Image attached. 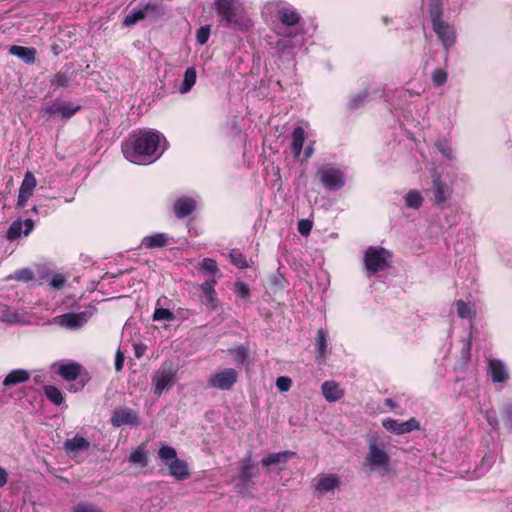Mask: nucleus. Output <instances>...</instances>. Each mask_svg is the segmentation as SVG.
I'll list each match as a JSON object with an SVG mask.
<instances>
[{
	"instance_id": "f257e3e1",
	"label": "nucleus",
	"mask_w": 512,
	"mask_h": 512,
	"mask_svg": "<svg viewBox=\"0 0 512 512\" xmlns=\"http://www.w3.org/2000/svg\"><path fill=\"white\" fill-rule=\"evenodd\" d=\"M166 146L165 137L158 131H141L123 143L122 152L131 163L145 165L156 161Z\"/></svg>"
},
{
	"instance_id": "f03ea898",
	"label": "nucleus",
	"mask_w": 512,
	"mask_h": 512,
	"mask_svg": "<svg viewBox=\"0 0 512 512\" xmlns=\"http://www.w3.org/2000/svg\"><path fill=\"white\" fill-rule=\"evenodd\" d=\"M218 23L221 27L247 31L253 25L243 2L240 0H214Z\"/></svg>"
},
{
	"instance_id": "7ed1b4c3",
	"label": "nucleus",
	"mask_w": 512,
	"mask_h": 512,
	"mask_svg": "<svg viewBox=\"0 0 512 512\" xmlns=\"http://www.w3.org/2000/svg\"><path fill=\"white\" fill-rule=\"evenodd\" d=\"M264 9L267 14L279 21V25L275 27L276 32L278 29H284L285 31L300 29L297 24L301 15L293 6L281 0H270L265 4Z\"/></svg>"
},
{
	"instance_id": "20e7f679",
	"label": "nucleus",
	"mask_w": 512,
	"mask_h": 512,
	"mask_svg": "<svg viewBox=\"0 0 512 512\" xmlns=\"http://www.w3.org/2000/svg\"><path fill=\"white\" fill-rule=\"evenodd\" d=\"M278 38L270 44L281 57L294 58L305 44V37L302 29L285 31L278 29L276 32Z\"/></svg>"
},
{
	"instance_id": "39448f33",
	"label": "nucleus",
	"mask_w": 512,
	"mask_h": 512,
	"mask_svg": "<svg viewBox=\"0 0 512 512\" xmlns=\"http://www.w3.org/2000/svg\"><path fill=\"white\" fill-rule=\"evenodd\" d=\"M368 452L364 459V466L371 472H379L384 475L389 472L390 456L385 449V444L374 435L367 439Z\"/></svg>"
},
{
	"instance_id": "423d86ee",
	"label": "nucleus",
	"mask_w": 512,
	"mask_h": 512,
	"mask_svg": "<svg viewBox=\"0 0 512 512\" xmlns=\"http://www.w3.org/2000/svg\"><path fill=\"white\" fill-rule=\"evenodd\" d=\"M177 369L172 363H163L153 374L151 388L155 395L161 396L176 383Z\"/></svg>"
},
{
	"instance_id": "0eeeda50",
	"label": "nucleus",
	"mask_w": 512,
	"mask_h": 512,
	"mask_svg": "<svg viewBox=\"0 0 512 512\" xmlns=\"http://www.w3.org/2000/svg\"><path fill=\"white\" fill-rule=\"evenodd\" d=\"M391 254L382 247H369L365 251L364 264L369 274H376L390 265Z\"/></svg>"
},
{
	"instance_id": "6e6552de",
	"label": "nucleus",
	"mask_w": 512,
	"mask_h": 512,
	"mask_svg": "<svg viewBox=\"0 0 512 512\" xmlns=\"http://www.w3.org/2000/svg\"><path fill=\"white\" fill-rule=\"evenodd\" d=\"M316 176L323 186L329 191L340 190L345 186L344 172L332 164H324L317 170Z\"/></svg>"
},
{
	"instance_id": "1a4fd4ad",
	"label": "nucleus",
	"mask_w": 512,
	"mask_h": 512,
	"mask_svg": "<svg viewBox=\"0 0 512 512\" xmlns=\"http://www.w3.org/2000/svg\"><path fill=\"white\" fill-rule=\"evenodd\" d=\"M93 313V308L86 309L79 313H65L55 317L54 323L70 330H77L87 323V321L92 317Z\"/></svg>"
},
{
	"instance_id": "9d476101",
	"label": "nucleus",
	"mask_w": 512,
	"mask_h": 512,
	"mask_svg": "<svg viewBox=\"0 0 512 512\" xmlns=\"http://www.w3.org/2000/svg\"><path fill=\"white\" fill-rule=\"evenodd\" d=\"M238 373L233 368L223 369L211 374L208 378V387L218 390H230L237 382Z\"/></svg>"
},
{
	"instance_id": "9b49d317",
	"label": "nucleus",
	"mask_w": 512,
	"mask_h": 512,
	"mask_svg": "<svg viewBox=\"0 0 512 512\" xmlns=\"http://www.w3.org/2000/svg\"><path fill=\"white\" fill-rule=\"evenodd\" d=\"M434 33L437 35L438 40L441 42L446 55L449 50L456 44L457 34L454 25L447 21H441L432 25Z\"/></svg>"
},
{
	"instance_id": "f8f14e48",
	"label": "nucleus",
	"mask_w": 512,
	"mask_h": 512,
	"mask_svg": "<svg viewBox=\"0 0 512 512\" xmlns=\"http://www.w3.org/2000/svg\"><path fill=\"white\" fill-rule=\"evenodd\" d=\"M81 106L74 104L69 101L64 100H55L50 104H47L44 107V112L51 117H60L62 119H70L73 115H75Z\"/></svg>"
},
{
	"instance_id": "ddd939ff",
	"label": "nucleus",
	"mask_w": 512,
	"mask_h": 512,
	"mask_svg": "<svg viewBox=\"0 0 512 512\" xmlns=\"http://www.w3.org/2000/svg\"><path fill=\"white\" fill-rule=\"evenodd\" d=\"M382 426L389 432L396 435H403L420 429V422L416 418H410L407 421L400 422L393 418L382 420Z\"/></svg>"
},
{
	"instance_id": "4468645a",
	"label": "nucleus",
	"mask_w": 512,
	"mask_h": 512,
	"mask_svg": "<svg viewBox=\"0 0 512 512\" xmlns=\"http://www.w3.org/2000/svg\"><path fill=\"white\" fill-rule=\"evenodd\" d=\"M431 190L434 196V203L437 206H442L452 195V188L442 180L437 172L432 174Z\"/></svg>"
},
{
	"instance_id": "2eb2a0df",
	"label": "nucleus",
	"mask_w": 512,
	"mask_h": 512,
	"mask_svg": "<svg viewBox=\"0 0 512 512\" xmlns=\"http://www.w3.org/2000/svg\"><path fill=\"white\" fill-rule=\"evenodd\" d=\"M111 424L114 427H121L124 425L139 426L140 420L138 413L130 408H119L113 411L111 415Z\"/></svg>"
},
{
	"instance_id": "dca6fc26",
	"label": "nucleus",
	"mask_w": 512,
	"mask_h": 512,
	"mask_svg": "<svg viewBox=\"0 0 512 512\" xmlns=\"http://www.w3.org/2000/svg\"><path fill=\"white\" fill-rule=\"evenodd\" d=\"M34 228V221L32 219H26L22 221L21 219L15 220L9 226L6 232V238L9 241H14L21 237L22 235L28 236L30 232Z\"/></svg>"
},
{
	"instance_id": "f3484780",
	"label": "nucleus",
	"mask_w": 512,
	"mask_h": 512,
	"mask_svg": "<svg viewBox=\"0 0 512 512\" xmlns=\"http://www.w3.org/2000/svg\"><path fill=\"white\" fill-rule=\"evenodd\" d=\"M259 474L258 468L252 461V453L248 451L239 462L238 478L244 484Z\"/></svg>"
},
{
	"instance_id": "a211bd4d",
	"label": "nucleus",
	"mask_w": 512,
	"mask_h": 512,
	"mask_svg": "<svg viewBox=\"0 0 512 512\" xmlns=\"http://www.w3.org/2000/svg\"><path fill=\"white\" fill-rule=\"evenodd\" d=\"M340 484V477L337 474H322L313 479V486L316 491L324 494L334 490Z\"/></svg>"
},
{
	"instance_id": "6ab92c4d",
	"label": "nucleus",
	"mask_w": 512,
	"mask_h": 512,
	"mask_svg": "<svg viewBox=\"0 0 512 512\" xmlns=\"http://www.w3.org/2000/svg\"><path fill=\"white\" fill-rule=\"evenodd\" d=\"M37 185L36 178L31 172H26L24 179L19 188L17 205L24 207L28 199L32 196Z\"/></svg>"
},
{
	"instance_id": "aec40b11",
	"label": "nucleus",
	"mask_w": 512,
	"mask_h": 512,
	"mask_svg": "<svg viewBox=\"0 0 512 512\" xmlns=\"http://www.w3.org/2000/svg\"><path fill=\"white\" fill-rule=\"evenodd\" d=\"M196 206L197 203L195 199L191 197H180L175 201L173 211L177 218L183 219L192 214Z\"/></svg>"
},
{
	"instance_id": "412c9836",
	"label": "nucleus",
	"mask_w": 512,
	"mask_h": 512,
	"mask_svg": "<svg viewBox=\"0 0 512 512\" xmlns=\"http://www.w3.org/2000/svg\"><path fill=\"white\" fill-rule=\"evenodd\" d=\"M488 372L495 383L506 382L509 377L505 364L498 359H490L488 361Z\"/></svg>"
},
{
	"instance_id": "4be33fe9",
	"label": "nucleus",
	"mask_w": 512,
	"mask_h": 512,
	"mask_svg": "<svg viewBox=\"0 0 512 512\" xmlns=\"http://www.w3.org/2000/svg\"><path fill=\"white\" fill-rule=\"evenodd\" d=\"M216 281L209 280L201 284L200 289L203 293V303L214 311L217 307V293L215 290Z\"/></svg>"
},
{
	"instance_id": "5701e85b",
	"label": "nucleus",
	"mask_w": 512,
	"mask_h": 512,
	"mask_svg": "<svg viewBox=\"0 0 512 512\" xmlns=\"http://www.w3.org/2000/svg\"><path fill=\"white\" fill-rule=\"evenodd\" d=\"M63 448L67 453L76 454L88 450L90 448V442L77 434L71 439H66L63 443Z\"/></svg>"
},
{
	"instance_id": "b1692460",
	"label": "nucleus",
	"mask_w": 512,
	"mask_h": 512,
	"mask_svg": "<svg viewBox=\"0 0 512 512\" xmlns=\"http://www.w3.org/2000/svg\"><path fill=\"white\" fill-rule=\"evenodd\" d=\"M322 394L328 402H336L344 395V391L335 381H325L321 386Z\"/></svg>"
},
{
	"instance_id": "393cba45",
	"label": "nucleus",
	"mask_w": 512,
	"mask_h": 512,
	"mask_svg": "<svg viewBox=\"0 0 512 512\" xmlns=\"http://www.w3.org/2000/svg\"><path fill=\"white\" fill-rule=\"evenodd\" d=\"M296 455L293 451H282L276 453H269L266 457L261 460V464L264 467H270L281 463H286L290 458Z\"/></svg>"
},
{
	"instance_id": "a878e982",
	"label": "nucleus",
	"mask_w": 512,
	"mask_h": 512,
	"mask_svg": "<svg viewBox=\"0 0 512 512\" xmlns=\"http://www.w3.org/2000/svg\"><path fill=\"white\" fill-rule=\"evenodd\" d=\"M30 373L25 369L12 370L3 380L2 384L5 387H12L20 383L28 381Z\"/></svg>"
},
{
	"instance_id": "bb28decb",
	"label": "nucleus",
	"mask_w": 512,
	"mask_h": 512,
	"mask_svg": "<svg viewBox=\"0 0 512 512\" xmlns=\"http://www.w3.org/2000/svg\"><path fill=\"white\" fill-rule=\"evenodd\" d=\"M167 467L170 475L175 477L177 480H185L189 476L187 463L179 458L169 463Z\"/></svg>"
},
{
	"instance_id": "cd10ccee",
	"label": "nucleus",
	"mask_w": 512,
	"mask_h": 512,
	"mask_svg": "<svg viewBox=\"0 0 512 512\" xmlns=\"http://www.w3.org/2000/svg\"><path fill=\"white\" fill-rule=\"evenodd\" d=\"M168 239L165 233H154L144 237L142 244L148 249L162 248L168 244Z\"/></svg>"
},
{
	"instance_id": "c85d7f7f",
	"label": "nucleus",
	"mask_w": 512,
	"mask_h": 512,
	"mask_svg": "<svg viewBox=\"0 0 512 512\" xmlns=\"http://www.w3.org/2000/svg\"><path fill=\"white\" fill-rule=\"evenodd\" d=\"M0 321L12 325L24 323L25 319L24 316L17 310L8 306H4L0 309Z\"/></svg>"
},
{
	"instance_id": "c756f323",
	"label": "nucleus",
	"mask_w": 512,
	"mask_h": 512,
	"mask_svg": "<svg viewBox=\"0 0 512 512\" xmlns=\"http://www.w3.org/2000/svg\"><path fill=\"white\" fill-rule=\"evenodd\" d=\"M291 137H292V142H291L292 153L295 158H298L302 153L303 144L305 141L304 129L300 126L294 128Z\"/></svg>"
},
{
	"instance_id": "7c9ffc66",
	"label": "nucleus",
	"mask_w": 512,
	"mask_h": 512,
	"mask_svg": "<svg viewBox=\"0 0 512 512\" xmlns=\"http://www.w3.org/2000/svg\"><path fill=\"white\" fill-rule=\"evenodd\" d=\"M427 13L431 24L445 21L443 19V2L442 0H429L427 4Z\"/></svg>"
},
{
	"instance_id": "2f4dec72",
	"label": "nucleus",
	"mask_w": 512,
	"mask_h": 512,
	"mask_svg": "<svg viewBox=\"0 0 512 512\" xmlns=\"http://www.w3.org/2000/svg\"><path fill=\"white\" fill-rule=\"evenodd\" d=\"M143 8L146 18L151 21H156L165 14V7L159 1L148 2L143 6Z\"/></svg>"
},
{
	"instance_id": "473e14b6",
	"label": "nucleus",
	"mask_w": 512,
	"mask_h": 512,
	"mask_svg": "<svg viewBox=\"0 0 512 512\" xmlns=\"http://www.w3.org/2000/svg\"><path fill=\"white\" fill-rule=\"evenodd\" d=\"M10 53L22 59L26 63H33L36 58V50L32 47H23L13 45L10 48Z\"/></svg>"
},
{
	"instance_id": "72a5a7b5",
	"label": "nucleus",
	"mask_w": 512,
	"mask_h": 512,
	"mask_svg": "<svg viewBox=\"0 0 512 512\" xmlns=\"http://www.w3.org/2000/svg\"><path fill=\"white\" fill-rule=\"evenodd\" d=\"M81 372V365L78 363H68L59 366L58 373L67 381L77 379Z\"/></svg>"
},
{
	"instance_id": "f704fd0d",
	"label": "nucleus",
	"mask_w": 512,
	"mask_h": 512,
	"mask_svg": "<svg viewBox=\"0 0 512 512\" xmlns=\"http://www.w3.org/2000/svg\"><path fill=\"white\" fill-rule=\"evenodd\" d=\"M197 73L194 67H189L186 69L183 77L182 84L179 87V91L182 94L188 93L192 87L195 85Z\"/></svg>"
},
{
	"instance_id": "c9c22d12",
	"label": "nucleus",
	"mask_w": 512,
	"mask_h": 512,
	"mask_svg": "<svg viewBox=\"0 0 512 512\" xmlns=\"http://www.w3.org/2000/svg\"><path fill=\"white\" fill-rule=\"evenodd\" d=\"M404 201L407 207L419 209L424 202V197L420 191L413 189L404 196Z\"/></svg>"
},
{
	"instance_id": "e433bc0d",
	"label": "nucleus",
	"mask_w": 512,
	"mask_h": 512,
	"mask_svg": "<svg viewBox=\"0 0 512 512\" xmlns=\"http://www.w3.org/2000/svg\"><path fill=\"white\" fill-rule=\"evenodd\" d=\"M327 341H328L327 331L323 328L318 329L316 341H315L317 358H323L325 356L326 349H327Z\"/></svg>"
},
{
	"instance_id": "4c0bfd02",
	"label": "nucleus",
	"mask_w": 512,
	"mask_h": 512,
	"mask_svg": "<svg viewBox=\"0 0 512 512\" xmlns=\"http://www.w3.org/2000/svg\"><path fill=\"white\" fill-rule=\"evenodd\" d=\"M158 457L166 466L178 458L176 449L168 445H162L159 448Z\"/></svg>"
},
{
	"instance_id": "58836bf2",
	"label": "nucleus",
	"mask_w": 512,
	"mask_h": 512,
	"mask_svg": "<svg viewBox=\"0 0 512 512\" xmlns=\"http://www.w3.org/2000/svg\"><path fill=\"white\" fill-rule=\"evenodd\" d=\"M435 148L448 161H454L456 159V155H455L454 149L448 143L447 140H445V139L438 140L435 143Z\"/></svg>"
},
{
	"instance_id": "ea45409f",
	"label": "nucleus",
	"mask_w": 512,
	"mask_h": 512,
	"mask_svg": "<svg viewBox=\"0 0 512 512\" xmlns=\"http://www.w3.org/2000/svg\"><path fill=\"white\" fill-rule=\"evenodd\" d=\"M44 394L46 398L53 404L59 406L62 404L64 398L61 390L56 386L46 385L44 386Z\"/></svg>"
},
{
	"instance_id": "a19ab883",
	"label": "nucleus",
	"mask_w": 512,
	"mask_h": 512,
	"mask_svg": "<svg viewBox=\"0 0 512 512\" xmlns=\"http://www.w3.org/2000/svg\"><path fill=\"white\" fill-rule=\"evenodd\" d=\"M457 314L462 319L472 320L475 317V310L472 305L467 304L463 300H457L455 303Z\"/></svg>"
},
{
	"instance_id": "79ce46f5",
	"label": "nucleus",
	"mask_w": 512,
	"mask_h": 512,
	"mask_svg": "<svg viewBox=\"0 0 512 512\" xmlns=\"http://www.w3.org/2000/svg\"><path fill=\"white\" fill-rule=\"evenodd\" d=\"M34 279V273L30 268H21L7 276V280H15L18 282H30Z\"/></svg>"
},
{
	"instance_id": "37998d69",
	"label": "nucleus",
	"mask_w": 512,
	"mask_h": 512,
	"mask_svg": "<svg viewBox=\"0 0 512 512\" xmlns=\"http://www.w3.org/2000/svg\"><path fill=\"white\" fill-rule=\"evenodd\" d=\"M143 19H147L144 8H134L125 16L123 23L126 26H131Z\"/></svg>"
},
{
	"instance_id": "c03bdc74",
	"label": "nucleus",
	"mask_w": 512,
	"mask_h": 512,
	"mask_svg": "<svg viewBox=\"0 0 512 512\" xmlns=\"http://www.w3.org/2000/svg\"><path fill=\"white\" fill-rule=\"evenodd\" d=\"M129 462L138 464L141 467H146L148 464L147 453L142 447H137L129 456Z\"/></svg>"
},
{
	"instance_id": "a18cd8bd",
	"label": "nucleus",
	"mask_w": 512,
	"mask_h": 512,
	"mask_svg": "<svg viewBox=\"0 0 512 512\" xmlns=\"http://www.w3.org/2000/svg\"><path fill=\"white\" fill-rule=\"evenodd\" d=\"M369 95H370V92H369L368 89H365L364 91H362L359 94L355 95L350 100V102L348 104V108L351 109V110L358 109L359 107L364 105V103L368 100Z\"/></svg>"
},
{
	"instance_id": "49530a36",
	"label": "nucleus",
	"mask_w": 512,
	"mask_h": 512,
	"mask_svg": "<svg viewBox=\"0 0 512 512\" xmlns=\"http://www.w3.org/2000/svg\"><path fill=\"white\" fill-rule=\"evenodd\" d=\"M431 79L435 87H441L447 82L448 74L446 70L437 68L432 72Z\"/></svg>"
},
{
	"instance_id": "de8ad7c7",
	"label": "nucleus",
	"mask_w": 512,
	"mask_h": 512,
	"mask_svg": "<svg viewBox=\"0 0 512 512\" xmlns=\"http://www.w3.org/2000/svg\"><path fill=\"white\" fill-rule=\"evenodd\" d=\"M174 319L173 312L166 308H156L153 313L154 321H173Z\"/></svg>"
},
{
	"instance_id": "09e8293b",
	"label": "nucleus",
	"mask_w": 512,
	"mask_h": 512,
	"mask_svg": "<svg viewBox=\"0 0 512 512\" xmlns=\"http://www.w3.org/2000/svg\"><path fill=\"white\" fill-rule=\"evenodd\" d=\"M50 83L56 88L67 87L70 83V77L63 72H58L51 78Z\"/></svg>"
},
{
	"instance_id": "8fccbe9b",
	"label": "nucleus",
	"mask_w": 512,
	"mask_h": 512,
	"mask_svg": "<svg viewBox=\"0 0 512 512\" xmlns=\"http://www.w3.org/2000/svg\"><path fill=\"white\" fill-rule=\"evenodd\" d=\"M501 415L504 420V424L512 432V403H506L503 405Z\"/></svg>"
},
{
	"instance_id": "3c124183",
	"label": "nucleus",
	"mask_w": 512,
	"mask_h": 512,
	"mask_svg": "<svg viewBox=\"0 0 512 512\" xmlns=\"http://www.w3.org/2000/svg\"><path fill=\"white\" fill-rule=\"evenodd\" d=\"M230 258H231L232 263L235 266H237L238 268H242L243 269V268H247L248 267V262H247L246 258L242 255V253L233 250L230 253Z\"/></svg>"
},
{
	"instance_id": "603ef678",
	"label": "nucleus",
	"mask_w": 512,
	"mask_h": 512,
	"mask_svg": "<svg viewBox=\"0 0 512 512\" xmlns=\"http://www.w3.org/2000/svg\"><path fill=\"white\" fill-rule=\"evenodd\" d=\"M201 269L211 275H215L218 272L217 263L211 258H204L201 262Z\"/></svg>"
},
{
	"instance_id": "864d4df0",
	"label": "nucleus",
	"mask_w": 512,
	"mask_h": 512,
	"mask_svg": "<svg viewBox=\"0 0 512 512\" xmlns=\"http://www.w3.org/2000/svg\"><path fill=\"white\" fill-rule=\"evenodd\" d=\"M210 36V27L202 26L196 32V41L200 45H204L207 43Z\"/></svg>"
},
{
	"instance_id": "5fc2aeb1",
	"label": "nucleus",
	"mask_w": 512,
	"mask_h": 512,
	"mask_svg": "<svg viewBox=\"0 0 512 512\" xmlns=\"http://www.w3.org/2000/svg\"><path fill=\"white\" fill-rule=\"evenodd\" d=\"M232 353L235 361L239 364H244L248 358V350L244 346L237 347Z\"/></svg>"
},
{
	"instance_id": "6e6d98bb",
	"label": "nucleus",
	"mask_w": 512,
	"mask_h": 512,
	"mask_svg": "<svg viewBox=\"0 0 512 512\" xmlns=\"http://www.w3.org/2000/svg\"><path fill=\"white\" fill-rule=\"evenodd\" d=\"M235 293L242 299H249L250 289L249 286L244 282L235 283Z\"/></svg>"
},
{
	"instance_id": "4d7b16f0",
	"label": "nucleus",
	"mask_w": 512,
	"mask_h": 512,
	"mask_svg": "<svg viewBox=\"0 0 512 512\" xmlns=\"http://www.w3.org/2000/svg\"><path fill=\"white\" fill-rule=\"evenodd\" d=\"M73 512H103V511L93 504L80 502L73 508Z\"/></svg>"
},
{
	"instance_id": "13d9d810",
	"label": "nucleus",
	"mask_w": 512,
	"mask_h": 512,
	"mask_svg": "<svg viewBox=\"0 0 512 512\" xmlns=\"http://www.w3.org/2000/svg\"><path fill=\"white\" fill-rule=\"evenodd\" d=\"M313 223L308 219L298 221V231L302 236H308L312 230Z\"/></svg>"
},
{
	"instance_id": "bf43d9fd",
	"label": "nucleus",
	"mask_w": 512,
	"mask_h": 512,
	"mask_svg": "<svg viewBox=\"0 0 512 512\" xmlns=\"http://www.w3.org/2000/svg\"><path fill=\"white\" fill-rule=\"evenodd\" d=\"M66 279L61 274H55L49 279V285L57 290L62 289L65 286Z\"/></svg>"
},
{
	"instance_id": "052dcab7",
	"label": "nucleus",
	"mask_w": 512,
	"mask_h": 512,
	"mask_svg": "<svg viewBox=\"0 0 512 512\" xmlns=\"http://www.w3.org/2000/svg\"><path fill=\"white\" fill-rule=\"evenodd\" d=\"M292 381L290 378L281 376L276 380V386L281 392H286L291 388Z\"/></svg>"
},
{
	"instance_id": "680f3d73",
	"label": "nucleus",
	"mask_w": 512,
	"mask_h": 512,
	"mask_svg": "<svg viewBox=\"0 0 512 512\" xmlns=\"http://www.w3.org/2000/svg\"><path fill=\"white\" fill-rule=\"evenodd\" d=\"M485 418L492 429L496 430L499 426L497 413L495 410H488L485 412Z\"/></svg>"
},
{
	"instance_id": "e2e57ef3",
	"label": "nucleus",
	"mask_w": 512,
	"mask_h": 512,
	"mask_svg": "<svg viewBox=\"0 0 512 512\" xmlns=\"http://www.w3.org/2000/svg\"><path fill=\"white\" fill-rule=\"evenodd\" d=\"M124 354L121 352L120 349L117 350L116 356H115V369L116 371H121L124 366Z\"/></svg>"
},
{
	"instance_id": "0e129e2a",
	"label": "nucleus",
	"mask_w": 512,
	"mask_h": 512,
	"mask_svg": "<svg viewBox=\"0 0 512 512\" xmlns=\"http://www.w3.org/2000/svg\"><path fill=\"white\" fill-rule=\"evenodd\" d=\"M495 462V456L493 454H486L482 459V465L487 468L491 467Z\"/></svg>"
},
{
	"instance_id": "69168bd1",
	"label": "nucleus",
	"mask_w": 512,
	"mask_h": 512,
	"mask_svg": "<svg viewBox=\"0 0 512 512\" xmlns=\"http://www.w3.org/2000/svg\"><path fill=\"white\" fill-rule=\"evenodd\" d=\"M8 474L4 468L0 466V487H3L7 483Z\"/></svg>"
},
{
	"instance_id": "338daca9",
	"label": "nucleus",
	"mask_w": 512,
	"mask_h": 512,
	"mask_svg": "<svg viewBox=\"0 0 512 512\" xmlns=\"http://www.w3.org/2000/svg\"><path fill=\"white\" fill-rule=\"evenodd\" d=\"M471 349V337L465 340L464 346H463V353L466 355H469Z\"/></svg>"
},
{
	"instance_id": "774afa93",
	"label": "nucleus",
	"mask_w": 512,
	"mask_h": 512,
	"mask_svg": "<svg viewBox=\"0 0 512 512\" xmlns=\"http://www.w3.org/2000/svg\"><path fill=\"white\" fill-rule=\"evenodd\" d=\"M314 152V149H313V145L312 144H309L306 148H305V151H304V154H305V158L308 159L312 156Z\"/></svg>"
}]
</instances>
